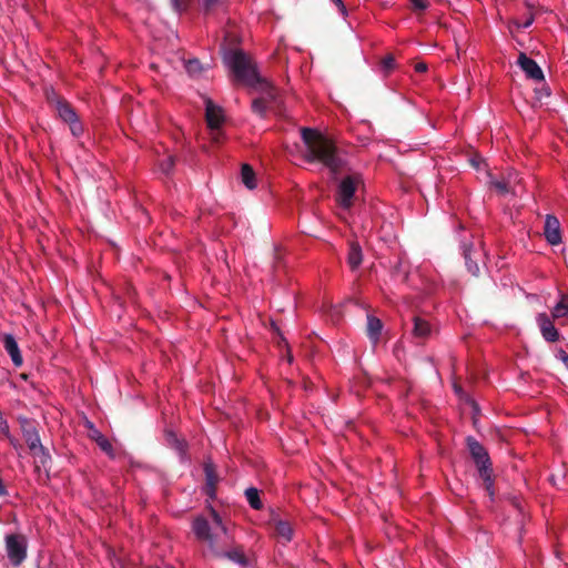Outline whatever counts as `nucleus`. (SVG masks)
<instances>
[{"label": "nucleus", "mask_w": 568, "mask_h": 568, "mask_svg": "<svg viewBox=\"0 0 568 568\" xmlns=\"http://www.w3.org/2000/svg\"><path fill=\"white\" fill-rule=\"evenodd\" d=\"M227 68L234 73L235 78L251 87H258L263 95L254 99L252 109L263 114L265 110L272 109L276 100V90L266 81L262 80L251 59L240 50L230 51L224 55Z\"/></svg>", "instance_id": "1"}, {"label": "nucleus", "mask_w": 568, "mask_h": 568, "mask_svg": "<svg viewBox=\"0 0 568 568\" xmlns=\"http://www.w3.org/2000/svg\"><path fill=\"white\" fill-rule=\"evenodd\" d=\"M301 134L305 145L303 156L306 162L320 163L332 172L339 169L341 160L336 155V149L329 139L310 128L302 129Z\"/></svg>", "instance_id": "2"}, {"label": "nucleus", "mask_w": 568, "mask_h": 568, "mask_svg": "<svg viewBox=\"0 0 568 568\" xmlns=\"http://www.w3.org/2000/svg\"><path fill=\"white\" fill-rule=\"evenodd\" d=\"M467 446L470 452L471 457L474 458L476 466L478 468V473L480 478L484 481L485 489L488 493L489 497L494 498V479H493V469L490 459L487 450L479 444L475 438H467Z\"/></svg>", "instance_id": "3"}, {"label": "nucleus", "mask_w": 568, "mask_h": 568, "mask_svg": "<svg viewBox=\"0 0 568 568\" xmlns=\"http://www.w3.org/2000/svg\"><path fill=\"white\" fill-rule=\"evenodd\" d=\"M27 538L19 534L6 536V551L9 561L13 566H20L27 558Z\"/></svg>", "instance_id": "4"}, {"label": "nucleus", "mask_w": 568, "mask_h": 568, "mask_svg": "<svg viewBox=\"0 0 568 568\" xmlns=\"http://www.w3.org/2000/svg\"><path fill=\"white\" fill-rule=\"evenodd\" d=\"M361 183L358 175H348L342 179L338 184L336 201L341 207L348 210L353 205V199Z\"/></svg>", "instance_id": "5"}, {"label": "nucleus", "mask_w": 568, "mask_h": 568, "mask_svg": "<svg viewBox=\"0 0 568 568\" xmlns=\"http://www.w3.org/2000/svg\"><path fill=\"white\" fill-rule=\"evenodd\" d=\"M224 121L222 110L213 104L210 100L206 101V122L210 130L211 140L214 143H220L223 138L221 125Z\"/></svg>", "instance_id": "6"}, {"label": "nucleus", "mask_w": 568, "mask_h": 568, "mask_svg": "<svg viewBox=\"0 0 568 568\" xmlns=\"http://www.w3.org/2000/svg\"><path fill=\"white\" fill-rule=\"evenodd\" d=\"M270 525L273 528V532L277 541L287 544L293 539L294 529L290 521L284 520L280 518L278 515L273 514L270 519Z\"/></svg>", "instance_id": "7"}, {"label": "nucleus", "mask_w": 568, "mask_h": 568, "mask_svg": "<svg viewBox=\"0 0 568 568\" xmlns=\"http://www.w3.org/2000/svg\"><path fill=\"white\" fill-rule=\"evenodd\" d=\"M552 317L547 313H539L536 316L537 325L545 341L554 343L559 339V332L552 323Z\"/></svg>", "instance_id": "8"}, {"label": "nucleus", "mask_w": 568, "mask_h": 568, "mask_svg": "<svg viewBox=\"0 0 568 568\" xmlns=\"http://www.w3.org/2000/svg\"><path fill=\"white\" fill-rule=\"evenodd\" d=\"M192 528L197 539L207 542L210 547L215 545L216 535L211 532L210 525L205 518H195Z\"/></svg>", "instance_id": "9"}, {"label": "nucleus", "mask_w": 568, "mask_h": 568, "mask_svg": "<svg viewBox=\"0 0 568 568\" xmlns=\"http://www.w3.org/2000/svg\"><path fill=\"white\" fill-rule=\"evenodd\" d=\"M544 234L547 242L551 245H557L561 242L560 223L556 216H546Z\"/></svg>", "instance_id": "10"}, {"label": "nucleus", "mask_w": 568, "mask_h": 568, "mask_svg": "<svg viewBox=\"0 0 568 568\" xmlns=\"http://www.w3.org/2000/svg\"><path fill=\"white\" fill-rule=\"evenodd\" d=\"M518 65L525 72V74L532 80H544V73L536 61L527 57L525 53H520L518 57Z\"/></svg>", "instance_id": "11"}, {"label": "nucleus", "mask_w": 568, "mask_h": 568, "mask_svg": "<svg viewBox=\"0 0 568 568\" xmlns=\"http://www.w3.org/2000/svg\"><path fill=\"white\" fill-rule=\"evenodd\" d=\"M0 338L3 343V347L11 357V361L14 366L19 367L22 365L23 359L22 355L20 353V348L18 346V343L12 334L3 333L0 335Z\"/></svg>", "instance_id": "12"}, {"label": "nucleus", "mask_w": 568, "mask_h": 568, "mask_svg": "<svg viewBox=\"0 0 568 568\" xmlns=\"http://www.w3.org/2000/svg\"><path fill=\"white\" fill-rule=\"evenodd\" d=\"M22 434L23 437L30 448V450L37 455L38 453L44 454V448L41 445L40 436L32 425L28 424L27 420H24V425H22Z\"/></svg>", "instance_id": "13"}, {"label": "nucleus", "mask_w": 568, "mask_h": 568, "mask_svg": "<svg viewBox=\"0 0 568 568\" xmlns=\"http://www.w3.org/2000/svg\"><path fill=\"white\" fill-rule=\"evenodd\" d=\"M89 428H90V437L98 444V446L103 450L108 456L114 457V452L112 444L109 442V439L99 430L97 429L90 422H88Z\"/></svg>", "instance_id": "14"}, {"label": "nucleus", "mask_w": 568, "mask_h": 568, "mask_svg": "<svg viewBox=\"0 0 568 568\" xmlns=\"http://www.w3.org/2000/svg\"><path fill=\"white\" fill-rule=\"evenodd\" d=\"M362 260H363V254H362L361 246L357 243L352 242L349 244V251H348V255H347V263H348L349 267L352 270H356L361 265Z\"/></svg>", "instance_id": "15"}, {"label": "nucleus", "mask_w": 568, "mask_h": 568, "mask_svg": "<svg viewBox=\"0 0 568 568\" xmlns=\"http://www.w3.org/2000/svg\"><path fill=\"white\" fill-rule=\"evenodd\" d=\"M568 315V293L560 294V298L551 310V317L554 320L561 318Z\"/></svg>", "instance_id": "16"}, {"label": "nucleus", "mask_w": 568, "mask_h": 568, "mask_svg": "<svg viewBox=\"0 0 568 568\" xmlns=\"http://www.w3.org/2000/svg\"><path fill=\"white\" fill-rule=\"evenodd\" d=\"M241 179L243 184L253 190L256 187L255 174L248 164H243L241 170Z\"/></svg>", "instance_id": "17"}, {"label": "nucleus", "mask_w": 568, "mask_h": 568, "mask_svg": "<svg viewBox=\"0 0 568 568\" xmlns=\"http://www.w3.org/2000/svg\"><path fill=\"white\" fill-rule=\"evenodd\" d=\"M382 327L383 325L381 320L371 315L367 316V332L373 341H376L378 338Z\"/></svg>", "instance_id": "18"}, {"label": "nucleus", "mask_w": 568, "mask_h": 568, "mask_svg": "<svg viewBox=\"0 0 568 568\" xmlns=\"http://www.w3.org/2000/svg\"><path fill=\"white\" fill-rule=\"evenodd\" d=\"M57 111L59 113V116L64 122L74 121L78 118L75 112L73 111V109L68 103H64V102H58Z\"/></svg>", "instance_id": "19"}, {"label": "nucleus", "mask_w": 568, "mask_h": 568, "mask_svg": "<svg viewBox=\"0 0 568 568\" xmlns=\"http://www.w3.org/2000/svg\"><path fill=\"white\" fill-rule=\"evenodd\" d=\"M165 437H166L168 444L171 445L173 448H175L179 452V454L181 455V457H183V455L185 453V448H186L185 442L182 439H179L178 436L171 430H168L165 433Z\"/></svg>", "instance_id": "20"}, {"label": "nucleus", "mask_w": 568, "mask_h": 568, "mask_svg": "<svg viewBox=\"0 0 568 568\" xmlns=\"http://www.w3.org/2000/svg\"><path fill=\"white\" fill-rule=\"evenodd\" d=\"M205 476L207 495L213 498L215 495L216 476L214 474L213 467L209 464L205 465Z\"/></svg>", "instance_id": "21"}, {"label": "nucleus", "mask_w": 568, "mask_h": 568, "mask_svg": "<svg viewBox=\"0 0 568 568\" xmlns=\"http://www.w3.org/2000/svg\"><path fill=\"white\" fill-rule=\"evenodd\" d=\"M430 327L428 322L423 318L415 317L414 320V334L418 337H425L429 334Z\"/></svg>", "instance_id": "22"}, {"label": "nucleus", "mask_w": 568, "mask_h": 568, "mask_svg": "<svg viewBox=\"0 0 568 568\" xmlns=\"http://www.w3.org/2000/svg\"><path fill=\"white\" fill-rule=\"evenodd\" d=\"M245 496H246V499L252 508H254V509L262 508V503L260 500L258 490L256 488H253V487L247 488L245 490Z\"/></svg>", "instance_id": "23"}, {"label": "nucleus", "mask_w": 568, "mask_h": 568, "mask_svg": "<svg viewBox=\"0 0 568 568\" xmlns=\"http://www.w3.org/2000/svg\"><path fill=\"white\" fill-rule=\"evenodd\" d=\"M490 183L497 190V192L500 194L511 193L510 180H505V178H503L501 180H493L491 179Z\"/></svg>", "instance_id": "24"}, {"label": "nucleus", "mask_w": 568, "mask_h": 568, "mask_svg": "<svg viewBox=\"0 0 568 568\" xmlns=\"http://www.w3.org/2000/svg\"><path fill=\"white\" fill-rule=\"evenodd\" d=\"M225 556L236 564H240L242 566L247 565V560H246L244 554L239 549L231 550V551L226 552Z\"/></svg>", "instance_id": "25"}, {"label": "nucleus", "mask_w": 568, "mask_h": 568, "mask_svg": "<svg viewBox=\"0 0 568 568\" xmlns=\"http://www.w3.org/2000/svg\"><path fill=\"white\" fill-rule=\"evenodd\" d=\"M174 165V159L172 155L165 156L160 163L159 168L164 174H169Z\"/></svg>", "instance_id": "26"}, {"label": "nucleus", "mask_w": 568, "mask_h": 568, "mask_svg": "<svg viewBox=\"0 0 568 568\" xmlns=\"http://www.w3.org/2000/svg\"><path fill=\"white\" fill-rule=\"evenodd\" d=\"M464 257H465V261H466V266H467V270L473 274V275H478L479 273V266L477 263L473 262L470 256H469V252L468 251H465L464 252Z\"/></svg>", "instance_id": "27"}, {"label": "nucleus", "mask_w": 568, "mask_h": 568, "mask_svg": "<svg viewBox=\"0 0 568 568\" xmlns=\"http://www.w3.org/2000/svg\"><path fill=\"white\" fill-rule=\"evenodd\" d=\"M185 69L191 75H195L201 71V64L197 60H189L185 63Z\"/></svg>", "instance_id": "28"}, {"label": "nucleus", "mask_w": 568, "mask_h": 568, "mask_svg": "<svg viewBox=\"0 0 568 568\" xmlns=\"http://www.w3.org/2000/svg\"><path fill=\"white\" fill-rule=\"evenodd\" d=\"M505 180H510V189L513 194H517V184L520 183V179L518 178V174L516 172H510L505 178Z\"/></svg>", "instance_id": "29"}, {"label": "nucleus", "mask_w": 568, "mask_h": 568, "mask_svg": "<svg viewBox=\"0 0 568 568\" xmlns=\"http://www.w3.org/2000/svg\"><path fill=\"white\" fill-rule=\"evenodd\" d=\"M211 516H212V519H213V523L214 525L220 528L221 532L223 534H226L227 532V529L226 527L224 526L223 521H222V518L221 516L214 510V509H211Z\"/></svg>", "instance_id": "30"}, {"label": "nucleus", "mask_w": 568, "mask_h": 568, "mask_svg": "<svg viewBox=\"0 0 568 568\" xmlns=\"http://www.w3.org/2000/svg\"><path fill=\"white\" fill-rule=\"evenodd\" d=\"M70 124V130L72 132L73 135H79L82 133V125L81 123L79 122V120H74V121H70L68 122Z\"/></svg>", "instance_id": "31"}, {"label": "nucleus", "mask_w": 568, "mask_h": 568, "mask_svg": "<svg viewBox=\"0 0 568 568\" xmlns=\"http://www.w3.org/2000/svg\"><path fill=\"white\" fill-rule=\"evenodd\" d=\"M338 9L339 13L343 16V18H346L348 16L347 8L345 7L343 0H331Z\"/></svg>", "instance_id": "32"}, {"label": "nucleus", "mask_w": 568, "mask_h": 568, "mask_svg": "<svg viewBox=\"0 0 568 568\" xmlns=\"http://www.w3.org/2000/svg\"><path fill=\"white\" fill-rule=\"evenodd\" d=\"M394 64H395V60L392 55L384 58L382 61V65L385 71L392 70L394 68Z\"/></svg>", "instance_id": "33"}, {"label": "nucleus", "mask_w": 568, "mask_h": 568, "mask_svg": "<svg viewBox=\"0 0 568 568\" xmlns=\"http://www.w3.org/2000/svg\"><path fill=\"white\" fill-rule=\"evenodd\" d=\"M9 425L4 419L2 412L0 410V432L3 436H9Z\"/></svg>", "instance_id": "34"}, {"label": "nucleus", "mask_w": 568, "mask_h": 568, "mask_svg": "<svg viewBox=\"0 0 568 568\" xmlns=\"http://www.w3.org/2000/svg\"><path fill=\"white\" fill-rule=\"evenodd\" d=\"M415 10H425L427 2L425 0H410Z\"/></svg>", "instance_id": "35"}, {"label": "nucleus", "mask_w": 568, "mask_h": 568, "mask_svg": "<svg viewBox=\"0 0 568 568\" xmlns=\"http://www.w3.org/2000/svg\"><path fill=\"white\" fill-rule=\"evenodd\" d=\"M557 358L560 359L568 369V354L564 349L558 351Z\"/></svg>", "instance_id": "36"}, {"label": "nucleus", "mask_w": 568, "mask_h": 568, "mask_svg": "<svg viewBox=\"0 0 568 568\" xmlns=\"http://www.w3.org/2000/svg\"><path fill=\"white\" fill-rule=\"evenodd\" d=\"M532 22H534V18H532V16H530L523 23H517V27L527 29L532 24Z\"/></svg>", "instance_id": "37"}, {"label": "nucleus", "mask_w": 568, "mask_h": 568, "mask_svg": "<svg viewBox=\"0 0 568 568\" xmlns=\"http://www.w3.org/2000/svg\"><path fill=\"white\" fill-rule=\"evenodd\" d=\"M4 437L10 442V444L13 446L14 449H18L20 447L18 439L14 438L13 436H11L10 433H9V436H4Z\"/></svg>", "instance_id": "38"}, {"label": "nucleus", "mask_w": 568, "mask_h": 568, "mask_svg": "<svg viewBox=\"0 0 568 568\" xmlns=\"http://www.w3.org/2000/svg\"><path fill=\"white\" fill-rule=\"evenodd\" d=\"M426 70H427V64L426 63L418 62V63L415 64V71L416 72L422 73V72H425Z\"/></svg>", "instance_id": "39"}, {"label": "nucleus", "mask_w": 568, "mask_h": 568, "mask_svg": "<svg viewBox=\"0 0 568 568\" xmlns=\"http://www.w3.org/2000/svg\"><path fill=\"white\" fill-rule=\"evenodd\" d=\"M206 9H211L216 6L221 0H203Z\"/></svg>", "instance_id": "40"}, {"label": "nucleus", "mask_w": 568, "mask_h": 568, "mask_svg": "<svg viewBox=\"0 0 568 568\" xmlns=\"http://www.w3.org/2000/svg\"><path fill=\"white\" fill-rule=\"evenodd\" d=\"M454 389L457 394H460L462 393V388L459 386H457L456 384H454Z\"/></svg>", "instance_id": "41"}, {"label": "nucleus", "mask_w": 568, "mask_h": 568, "mask_svg": "<svg viewBox=\"0 0 568 568\" xmlns=\"http://www.w3.org/2000/svg\"><path fill=\"white\" fill-rule=\"evenodd\" d=\"M172 1H173V3H174L175 8H176V9H179V4H178V1H179V0H172Z\"/></svg>", "instance_id": "42"}]
</instances>
